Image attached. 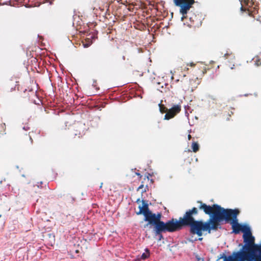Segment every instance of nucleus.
<instances>
[{
  "label": "nucleus",
  "instance_id": "f257e3e1",
  "mask_svg": "<svg viewBox=\"0 0 261 261\" xmlns=\"http://www.w3.org/2000/svg\"><path fill=\"white\" fill-rule=\"evenodd\" d=\"M241 231L244 233V245L241 249L233 252L229 256L222 253L218 256V259H222L223 261H261V243L255 244V238L248 225H242Z\"/></svg>",
  "mask_w": 261,
  "mask_h": 261
},
{
  "label": "nucleus",
  "instance_id": "f03ea898",
  "mask_svg": "<svg viewBox=\"0 0 261 261\" xmlns=\"http://www.w3.org/2000/svg\"><path fill=\"white\" fill-rule=\"evenodd\" d=\"M198 215V210L193 207L191 209L187 210L182 217L179 219L174 218L173 232L179 231L185 227L190 228V232L193 234H197L198 237L202 236L203 231H207L208 229L206 224L204 223L202 220H196L195 216Z\"/></svg>",
  "mask_w": 261,
  "mask_h": 261
},
{
  "label": "nucleus",
  "instance_id": "7ed1b4c3",
  "mask_svg": "<svg viewBox=\"0 0 261 261\" xmlns=\"http://www.w3.org/2000/svg\"><path fill=\"white\" fill-rule=\"evenodd\" d=\"M197 203L200 205L198 206L199 210L204 211L205 214L211 216L206 222H204V224H206L208 229V233H211V230H217L220 225V220L226 211L223 207L220 205L214 204L212 206L207 205L205 203H203L201 201H198Z\"/></svg>",
  "mask_w": 261,
  "mask_h": 261
},
{
  "label": "nucleus",
  "instance_id": "20e7f679",
  "mask_svg": "<svg viewBox=\"0 0 261 261\" xmlns=\"http://www.w3.org/2000/svg\"><path fill=\"white\" fill-rule=\"evenodd\" d=\"M162 214L158 213L156 214L151 213L147 222L148 224L154 225V230L156 235H160V240L163 238L162 232H173L174 218L168 220L166 222L161 221Z\"/></svg>",
  "mask_w": 261,
  "mask_h": 261
},
{
  "label": "nucleus",
  "instance_id": "39448f33",
  "mask_svg": "<svg viewBox=\"0 0 261 261\" xmlns=\"http://www.w3.org/2000/svg\"><path fill=\"white\" fill-rule=\"evenodd\" d=\"M240 213L238 209H226L225 212L220 220L221 221H225L226 223L229 222L231 225L233 232L238 234L240 232L242 224L238 223L237 216Z\"/></svg>",
  "mask_w": 261,
  "mask_h": 261
},
{
  "label": "nucleus",
  "instance_id": "423d86ee",
  "mask_svg": "<svg viewBox=\"0 0 261 261\" xmlns=\"http://www.w3.org/2000/svg\"><path fill=\"white\" fill-rule=\"evenodd\" d=\"M194 72L195 73V80H197L198 82L194 84L193 83V82H194V80H191L190 81V86H189L188 89L191 88L193 90V88L197 87V85L199 84V80L201 79L204 74L206 72V68L204 65L199 66H197L194 68Z\"/></svg>",
  "mask_w": 261,
  "mask_h": 261
},
{
  "label": "nucleus",
  "instance_id": "0eeeda50",
  "mask_svg": "<svg viewBox=\"0 0 261 261\" xmlns=\"http://www.w3.org/2000/svg\"><path fill=\"white\" fill-rule=\"evenodd\" d=\"M175 5L180 7V13L183 17H186L188 11L194 4V0H173Z\"/></svg>",
  "mask_w": 261,
  "mask_h": 261
},
{
  "label": "nucleus",
  "instance_id": "6e6552de",
  "mask_svg": "<svg viewBox=\"0 0 261 261\" xmlns=\"http://www.w3.org/2000/svg\"><path fill=\"white\" fill-rule=\"evenodd\" d=\"M142 205H139V211L137 213L138 215L143 214L144 216V221H147L151 212L149 210L148 203L144 200L142 201Z\"/></svg>",
  "mask_w": 261,
  "mask_h": 261
},
{
  "label": "nucleus",
  "instance_id": "1a4fd4ad",
  "mask_svg": "<svg viewBox=\"0 0 261 261\" xmlns=\"http://www.w3.org/2000/svg\"><path fill=\"white\" fill-rule=\"evenodd\" d=\"M181 111V107L179 105L174 106L170 109L168 110L165 115V119L169 120L173 118Z\"/></svg>",
  "mask_w": 261,
  "mask_h": 261
},
{
  "label": "nucleus",
  "instance_id": "9d476101",
  "mask_svg": "<svg viewBox=\"0 0 261 261\" xmlns=\"http://www.w3.org/2000/svg\"><path fill=\"white\" fill-rule=\"evenodd\" d=\"M72 135L78 138L82 137L85 135L84 126L81 124H77L73 126Z\"/></svg>",
  "mask_w": 261,
  "mask_h": 261
},
{
  "label": "nucleus",
  "instance_id": "9b49d317",
  "mask_svg": "<svg viewBox=\"0 0 261 261\" xmlns=\"http://www.w3.org/2000/svg\"><path fill=\"white\" fill-rule=\"evenodd\" d=\"M241 4V10L242 11H246L247 10L248 12V15L249 16H252V12L249 10V7H251L253 5V3L250 2L249 0H239Z\"/></svg>",
  "mask_w": 261,
  "mask_h": 261
},
{
  "label": "nucleus",
  "instance_id": "f8f14e48",
  "mask_svg": "<svg viewBox=\"0 0 261 261\" xmlns=\"http://www.w3.org/2000/svg\"><path fill=\"white\" fill-rule=\"evenodd\" d=\"M189 19L193 24L198 25L201 23L202 20V15L200 13L196 14L194 13L190 12L189 14Z\"/></svg>",
  "mask_w": 261,
  "mask_h": 261
},
{
  "label": "nucleus",
  "instance_id": "ddd939ff",
  "mask_svg": "<svg viewBox=\"0 0 261 261\" xmlns=\"http://www.w3.org/2000/svg\"><path fill=\"white\" fill-rule=\"evenodd\" d=\"M6 126L5 123L0 124V136L6 134Z\"/></svg>",
  "mask_w": 261,
  "mask_h": 261
},
{
  "label": "nucleus",
  "instance_id": "4468645a",
  "mask_svg": "<svg viewBox=\"0 0 261 261\" xmlns=\"http://www.w3.org/2000/svg\"><path fill=\"white\" fill-rule=\"evenodd\" d=\"M192 148L193 151L194 152H196L199 150V146L197 142H193L192 144Z\"/></svg>",
  "mask_w": 261,
  "mask_h": 261
},
{
  "label": "nucleus",
  "instance_id": "2eb2a0df",
  "mask_svg": "<svg viewBox=\"0 0 261 261\" xmlns=\"http://www.w3.org/2000/svg\"><path fill=\"white\" fill-rule=\"evenodd\" d=\"M146 252L143 253L141 255V258L145 259L149 256V251L148 249H146Z\"/></svg>",
  "mask_w": 261,
  "mask_h": 261
},
{
  "label": "nucleus",
  "instance_id": "dca6fc26",
  "mask_svg": "<svg viewBox=\"0 0 261 261\" xmlns=\"http://www.w3.org/2000/svg\"><path fill=\"white\" fill-rule=\"evenodd\" d=\"M159 107H160V110L161 113H167L168 109L163 105H162L161 103L159 104Z\"/></svg>",
  "mask_w": 261,
  "mask_h": 261
},
{
  "label": "nucleus",
  "instance_id": "f3484780",
  "mask_svg": "<svg viewBox=\"0 0 261 261\" xmlns=\"http://www.w3.org/2000/svg\"><path fill=\"white\" fill-rule=\"evenodd\" d=\"M43 182L42 181H40V182H37V184L35 186H37L38 188H42V185Z\"/></svg>",
  "mask_w": 261,
  "mask_h": 261
},
{
  "label": "nucleus",
  "instance_id": "a211bd4d",
  "mask_svg": "<svg viewBox=\"0 0 261 261\" xmlns=\"http://www.w3.org/2000/svg\"><path fill=\"white\" fill-rule=\"evenodd\" d=\"M29 92L32 93V95L36 96V91H34L33 90H30Z\"/></svg>",
  "mask_w": 261,
  "mask_h": 261
},
{
  "label": "nucleus",
  "instance_id": "6ab92c4d",
  "mask_svg": "<svg viewBox=\"0 0 261 261\" xmlns=\"http://www.w3.org/2000/svg\"><path fill=\"white\" fill-rule=\"evenodd\" d=\"M143 181L142 182V184L138 187L137 190L139 191L140 189H142L144 187V185L143 184Z\"/></svg>",
  "mask_w": 261,
  "mask_h": 261
},
{
  "label": "nucleus",
  "instance_id": "aec40b11",
  "mask_svg": "<svg viewBox=\"0 0 261 261\" xmlns=\"http://www.w3.org/2000/svg\"><path fill=\"white\" fill-rule=\"evenodd\" d=\"M189 65L192 67V66H195L196 65L193 63H191L190 64H187V66H189Z\"/></svg>",
  "mask_w": 261,
  "mask_h": 261
},
{
  "label": "nucleus",
  "instance_id": "412c9836",
  "mask_svg": "<svg viewBox=\"0 0 261 261\" xmlns=\"http://www.w3.org/2000/svg\"><path fill=\"white\" fill-rule=\"evenodd\" d=\"M136 174L140 177V178L142 177V175L139 173H136Z\"/></svg>",
  "mask_w": 261,
  "mask_h": 261
},
{
  "label": "nucleus",
  "instance_id": "4be33fe9",
  "mask_svg": "<svg viewBox=\"0 0 261 261\" xmlns=\"http://www.w3.org/2000/svg\"><path fill=\"white\" fill-rule=\"evenodd\" d=\"M144 180L147 179L148 180H149V176H148V175L146 176V177H145V178H144Z\"/></svg>",
  "mask_w": 261,
  "mask_h": 261
},
{
  "label": "nucleus",
  "instance_id": "5701e85b",
  "mask_svg": "<svg viewBox=\"0 0 261 261\" xmlns=\"http://www.w3.org/2000/svg\"><path fill=\"white\" fill-rule=\"evenodd\" d=\"M29 138H30V141H31V143L32 144V143H33V140H32V137H31V135H30Z\"/></svg>",
  "mask_w": 261,
  "mask_h": 261
},
{
  "label": "nucleus",
  "instance_id": "b1692460",
  "mask_svg": "<svg viewBox=\"0 0 261 261\" xmlns=\"http://www.w3.org/2000/svg\"><path fill=\"white\" fill-rule=\"evenodd\" d=\"M188 139L190 140L191 139V136L189 134L188 136Z\"/></svg>",
  "mask_w": 261,
  "mask_h": 261
},
{
  "label": "nucleus",
  "instance_id": "393cba45",
  "mask_svg": "<svg viewBox=\"0 0 261 261\" xmlns=\"http://www.w3.org/2000/svg\"><path fill=\"white\" fill-rule=\"evenodd\" d=\"M122 59L124 61L125 60V57L124 56H123L122 57Z\"/></svg>",
  "mask_w": 261,
  "mask_h": 261
},
{
  "label": "nucleus",
  "instance_id": "a878e982",
  "mask_svg": "<svg viewBox=\"0 0 261 261\" xmlns=\"http://www.w3.org/2000/svg\"><path fill=\"white\" fill-rule=\"evenodd\" d=\"M140 202V199H138L137 200V202Z\"/></svg>",
  "mask_w": 261,
  "mask_h": 261
},
{
  "label": "nucleus",
  "instance_id": "bb28decb",
  "mask_svg": "<svg viewBox=\"0 0 261 261\" xmlns=\"http://www.w3.org/2000/svg\"><path fill=\"white\" fill-rule=\"evenodd\" d=\"M227 55H228V54H225V55H224V56H225V57H226V58H227L226 56H227Z\"/></svg>",
  "mask_w": 261,
  "mask_h": 261
},
{
  "label": "nucleus",
  "instance_id": "cd10ccee",
  "mask_svg": "<svg viewBox=\"0 0 261 261\" xmlns=\"http://www.w3.org/2000/svg\"><path fill=\"white\" fill-rule=\"evenodd\" d=\"M102 183H101V185H100V188L102 187Z\"/></svg>",
  "mask_w": 261,
  "mask_h": 261
},
{
  "label": "nucleus",
  "instance_id": "c85d7f7f",
  "mask_svg": "<svg viewBox=\"0 0 261 261\" xmlns=\"http://www.w3.org/2000/svg\"><path fill=\"white\" fill-rule=\"evenodd\" d=\"M202 240V238H199V240H200V241H201V240Z\"/></svg>",
  "mask_w": 261,
  "mask_h": 261
},
{
  "label": "nucleus",
  "instance_id": "c756f323",
  "mask_svg": "<svg viewBox=\"0 0 261 261\" xmlns=\"http://www.w3.org/2000/svg\"><path fill=\"white\" fill-rule=\"evenodd\" d=\"M1 216H2L1 215H0V218L1 217Z\"/></svg>",
  "mask_w": 261,
  "mask_h": 261
}]
</instances>
